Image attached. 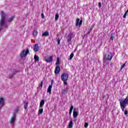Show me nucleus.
<instances>
[{"label": "nucleus", "mask_w": 128, "mask_h": 128, "mask_svg": "<svg viewBox=\"0 0 128 128\" xmlns=\"http://www.w3.org/2000/svg\"><path fill=\"white\" fill-rule=\"evenodd\" d=\"M78 116V112H76V111L73 112V118H76Z\"/></svg>", "instance_id": "16"}, {"label": "nucleus", "mask_w": 128, "mask_h": 128, "mask_svg": "<svg viewBox=\"0 0 128 128\" xmlns=\"http://www.w3.org/2000/svg\"><path fill=\"white\" fill-rule=\"evenodd\" d=\"M114 36L111 35V36H110V40H114Z\"/></svg>", "instance_id": "31"}, {"label": "nucleus", "mask_w": 128, "mask_h": 128, "mask_svg": "<svg viewBox=\"0 0 128 128\" xmlns=\"http://www.w3.org/2000/svg\"><path fill=\"white\" fill-rule=\"evenodd\" d=\"M34 50L35 52H38V50H40V46H38V44H34Z\"/></svg>", "instance_id": "11"}, {"label": "nucleus", "mask_w": 128, "mask_h": 128, "mask_svg": "<svg viewBox=\"0 0 128 128\" xmlns=\"http://www.w3.org/2000/svg\"><path fill=\"white\" fill-rule=\"evenodd\" d=\"M58 14H56L55 16V20H58Z\"/></svg>", "instance_id": "26"}, {"label": "nucleus", "mask_w": 128, "mask_h": 128, "mask_svg": "<svg viewBox=\"0 0 128 128\" xmlns=\"http://www.w3.org/2000/svg\"><path fill=\"white\" fill-rule=\"evenodd\" d=\"M30 54V50H28V48H27L26 50H24L22 51L21 52L20 54V58H26L28 54Z\"/></svg>", "instance_id": "4"}, {"label": "nucleus", "mask_w": 128, "mask_h": 128, "mask_svg": "<svg viewBox=\"0 0 128 128\" xmlns=\"http://www.w3.org/2000/svg\"><path fill=\"white\" fill-rule=\"evenodd\" d=\"M92 28H90L89 30L90 32H92Z\"/></svg>", "instance_id": "37"}, {"label": "nucleus", "mask_w": 128, "mask_h": 128, "mask_svg": "<svg viewBox=\"0 0 128 128\" xmlns=\"http://www.w3.org/2000/svg\"><path fill=\"white\" fill-rule=\"evenodd\" d=\"M16 116L14 114L12 116L10 120V124L11 125L14 126V122H16Z\"/></svg>", "instance_id": "7"}, {"label": "nucleus", "mask_w": 128, "mask_h": 128, "mask_svg": "<svg viewBox=\"0 0 128 128\" xmlns=\"http://www.w3.org/2000/svg\"><path fill=\"white\" fill-rule=\"evenodd\" d=\"M56 66H60V58H57L56 62Z\"/></svg>", "instance_id": "20"}, {"label": "nucleus", "mask_w": 128, "mask_h": 128, "mask_svg": "<svg viewBox=\"0 0 128 128\" xmlns=\"http://www.w3.org/2000/svg\"><path fill=\"white\" fill-rule=\"evenodd\" d=\"M126 14L124 13V15L123 16L124 18H126Z\"/></svg>", "instance_id": "33"}, {"label": "nucleus", "mask_w": 128, "mask_h": 128, "mask_svg": "<svg viewBox=\"0 0 128 128\" xmlns=\"http://www.w3.org/2000/svg\"><path fill=\"white\" fill-rule=\"evenodd\" d=\"M52 83L51 85L49 86L47 90V92H49L50 94H52Z\"/></svg>", "instance_id": "15"}, {"label": "nucleus", "mask_w": 128, "mask_h": 128, "mask_svg": "<svg viewBox=\"0 0 128 128\" xmlns=\"http://www.w3.org/2000/svg\"><path fill=\"white\" fill-rule=\"evenodd\" d=\"M74 53H72L70 54V57L69 58V60H72V58H74Z\"/></svg>", "instance_id": "25"}, {"label": "nucleus", "mask_w": 128, "mask_h": 128, "mask_svg": "<svg viewBox=\"0 0 128 128\" xmlns=\"http://www.w3.org/2000/svg\"><path fill=\"white\" fill-rule=\"evenodd\" d=\"M53 58L54 56H51L48 57L46 56L44 58L45 62H52Z\"/></svg>", "instance_id": "6"}, {"label": "nucleus", "mask_w": 128, "mask_h": 128, "mask_svg": "<svg viewBox=\"0 0 128 128\" xmlns=\"http://www.w3.org/2000/svg\"><path fill=\"white\" fill-rule=\"evenodd\" d=\"M60 72V66H56L54 70L55 74H58Z\"/></svg>", "instance_id": "8"}, {"label": "nucleus", "mask_w": 128, "mask_h": 128, "mask_svg": "<svg viewBox=\"0 0 128 128\" xmlns=\"http://www.w3.org/2000/svg\"><path fill=\"white\" fill-rule=\"evenodd\" d=\"M112 55L111 54H106L104 55V60H112Z\"/></svg>", "instance_id": "5"}, {"label": "nucleus", "mask_w": 128, "mask_h": 128, "mask_svg": "<svg viewBox=\"0 0 128 128\" xmlns=\"http://www.w3.org/2000/svg\"><path fill=\"white\" fill-rule=\"evenodd\" d=\"M68 74L64 72L61 74V80L64 82L65 86H68Z\"/></svg>", "instance_id": "3"}, {"label": "nucleus", "mask_w": 128, "mask_h": 128, "mask_svg": "<svg viewBox=\"0 0 128 128\" xmlns=\"http://www.w3.org/2000/svg\"><path fill=\"white\" fill-rule=\"evenodd\" d=\"M41 16L42 18H44V13H42Z\"/></svg>", "instance_id": "32"}, {"label": "nucleus", "mask_w": 128, "mask_h": 128, "mask_svg": "<svg viewBox=\"0 0 128 128\" xmlns=\"http://www.w3.org/2000/svg\"><path fill=\"white\" fill-rule=\"evenodd\" d=\"M58 44H60V38L58 40Z\"/></svg>", "instance_id": "35"}, {"label": "nucleus", "mask_w": 128, "mask_h": 128, "mask_svg": "<svg viewBox=\"0 0 128 128\" xmlns=\"http://www.w3.org/2000/svg\"><path fill=\"white\" fill-rule=\"evenodd\" d=\"M120 108L122 112H124V114L125 116H128V110H125L124 109L126 107V106L128 105V96L124 98V100L120 102Z\"/></svg>", "instance_id": "1"}, {"label": "nucleus", "mask_w": 128, "mask_h": 128, "mask_svg": "<svg viewBox=\"0 0 128 128\" xmlns=\"http://www.w3.org/2000/svg\"><path fill=\"white\" fill-rule=\"evenodd\" d=\"M128 10L125 12V14H128Z\"/></svg>", "instance_id": "39"}, {"label": "nucleus", "mask_w": 128, "mask_h": 128, "mask_svg": "<svg viewBox=\"0 0 128 128\" xmlns=\"http://www.w3.org/2000/svg\"><path fill=\"white\" fill-rule=\"evenodd\" d=\"M90 34V31H89L87 32V34Z\"/></svg>", "instance_id": "38"}, {"label": "nucleus", "mask_w": 128, "mask_h": 128, "mask_svg": "<svg viewBox=\"0 0 128 128\" xmlns=\"http://www.w3.org/2000/svg\"><path fill=\"white\" fill-rule=\"evenodd\" d=\"M72 110H74V106H71L70 110H69V114H72Z\"/></svg>", "instance_id": "22"}, {"label": "nucleus", "mask_w": 128, "mask_h": 128, "mask_svg": "<svg viewBox=\"0 0 128 128\" xmlns=\"http://www.w3.org/2000/svg\"><path fill=\"white\" fill-rule=\"evenodd\" d=\"M84 128H88V123L86 122V123L84 124Z\"/></svg>", "instance_id": "29"}, {"label": "nucleus", "mask_w": 128, "mask_h": 128, "mask_svg": "<svg viewBox=\"0 0 128 128\" xmlns=\"http://www.w3.org/2000/svg\"><path fill=\"white\" fill-rule=\"evenodd\" d=\"M17 112H18V108H17Z\"/></svg>", "instance_id": "41"}, {"label": "nucleus", "mask_w": 128, "mask_h": 128, "mask_svg": "<svg viewBox=\"0 0 128 128\" xmlns=\"http://www.w3.org/2000/svg\"><path fill=\"white\" fill-rule=\"evenodd\" d=\"M28 101H24V110H28Z\"/></svg>", "instance_id": "13"}, {"label": "nucleus", "mask_w": 128, "mask_h": 128, "mask_svg": "<svg viewBox=\"0 0 128 128\" xmlns=\"http://www.w3.org/2000/svg\"><path fill=\"white\" fill-rule=\"evenodd\" d=\"M73 34H74V33H70L68 34V38L67 40L68 42H72V38Z\"/></svg>", "instance_id": "10"}, {"label": "nucleus", "mask_w": 128, "mask_h": 128, "mask_svg": "<svg viewBox=\"0 0 128 128\" xmlns=\"http://www.w3.org/2000/svg\"><path fill=\"white\" fill-rule=\"evenodd\" d=\"M44 106V100H42L40 102V108H42Z\"/></svg>", "instance_id": "18"}, {"label": "nucleus", "mask_w": 128, "mask_h": 128, "mask_svg": "<svg viewBox=\"0 0 128 128\" xmlns=\"http://www.w3.org/2000/svg\"><path fill=\"white\" fill-rule=\"evenodd\" d=\"M42 112H44V109L43 108H40L38 110V114H42Z\"/></svg>", "instance_id": "23"}, {"label": "nucleus", "mask_w": 128, "mask_h": 128, "mask_svg": "<svg viewBox=\"0 0 128 128\" xmlns=\"http://www.w3.org/2000/svg\"><path fill=\"white\" fill-rule=\"evenodd\" d=\"M72 121H70L68 124V128H72Z\"/></svg>", "instance_id": "24"}, {"label": "nucleus", "mask_w": 128, "mask_h": 128, "mask_svg": "<svg viewBox=\"0 0 128 128\" xmlns=\"http://www.w3.org/2000/svg\"><path fill=\"white\" fill-rule=\"evenodd\" d=\"M14 16H12L10 18L8 22H12V20H14Z\"/></svg>", "instance_id": "30"}, {"label": "nucleus", "mask_w": 128, "mask_h": 128, "mask_svg": "<svg viewBox=\"0 0 128 128\" xmlns=\"http://www.w3.org/2000/svg\"><path fill=\"white\" fill-rule=\"evenodd\" d=\"M68 88H66L62 90L61 94H66L68 92Z\"/></svg>", "instance_id": "14"}, {"label": "nucleus", "mask_w": 128, "mask_h": 128, "mask_svg": "<svg viewBox=\"0 0 128 128\" xmlns=\"http://www.w3.org/2000/svg\"><path fill=\"white\" fill-rule=\"evenodd\" d=\"M44 84V82L42 81L40 82V84H39V86H40V88H42V85Z\"/></svg>", "instance_id": "27"}, {"label": "nucleus", "mask_w": 128, "mask_h": 128, "mask_svg": "<svg viewBox=\"0 0 128 128\" xmlns=\"http://www.w3.org/2000/svg\"><path fill=\"white\" fill-rule=\"evenodd\" d=\"M124 66H126V64H124L121 66L120 70H122L124 68Z\"/></svg>", "instance_id": "28"}, {"label": "nucleus", "mask_w": 128, "mask_h": 128, "mask_svg": "<svg viewBox=\"0 0 128 128\" xmlns=\"http://www.w3.org/2000/svg\"><path fill=\"white\" fill-rule=\"evenodd\" d=\"M48 34H50V33L46 31L42 34V36H48Z\"/></svg>", "instance_id": "19"}, {"label": "nucleus", "mask_w": 128, "mask_h": 128, "mask_svg": "<svg viewBox=\"0 0 128 128\" xmlns=\"http://www.w3.org/2000/svg\"><path fill=\"white\" fill-rule=\"evenodd\" d=\"M34 60H36V62H38L40 60V58H38V56L35 55L34 56Z\"/></svg>", "instance_id": "21"}, {"label": "nucleus", "mask_w": 128, "mask_h": 128, "mask_svg": "<svg viewBox=\"0 0 128 128\" xmlns=\"http://www.w3.org/2000/svg\"><path fill=\"white\" fill-rule=\"evenodd\" d=\"M1 16V20H0V24L1 28H8V24H6V15L4 12V11H2L0 12Z\"/></svg>", "instance_id": "2"}, {"label": "nucleus", "mask_w": 128, "mask_h": 128, "mask_svg": "<svg viewBox=\"0 0 128 128\" xmlns=\"http://www.w3.org/2000/svg\"><path fill=\"white\" fill-rule=\"evenodd\" d=\"M16 70L12 71L9 75V78H14V75H16Z\"/></svg>", "instance_id": "12"}, {"label": "nucleus", "mask_w": 128, "mask_h": 128, "mask_svg": "<svg viewBox=\"0 0 128 128\" xmlns=\"http://www.w3.org/2000/svg\"><path fill=\"white\" fill-rule=\"evenodd\" d=\"M98 6L99 8H102V3L100 2L98 3Z\"/></svg>", "instance_id": "34"}, {"label": "nucleus", "mask_w": 128, "mask_h": 128, "mask_svg": "<svg viewBox=\"0 0 128 128\" xmlns=\"http://www.w3.org/2000/svg\"><path fill=\"white\" fill-rule=\"evenodd\" d=\"M82 20H80V18H78L76 20V26H82Z\"/></svg>", "instance_id": "9"}, {"label": "nucleus", "mask_w": 128, "mask_h": 128, "mask_svg": "<svg viewBox=\"0 0 128 128\" xmlns=\"http://www.w3.org/2000/svg\"><path fill=\"white\" fill-rule=\"evenodd\" d=\"M2 30V28H0V32Z\"/></svg>", "instance_id": "40"}, {"label": "nucleus", "mask_w": 128, "mask_h": 128, "mask_svg": "<svg viewBox=\"0 0 128 128\" xmlns=\"http://www.w3.org/2000/svg\"><path fill=\"white\" fill-rule=\"evenodd\" d=\"M38 32L36 30H33V36L34 38H36V36H38Z\"/></svg>", "instance_id": "17"}, {"label": "nucleus", "mask_w": 128, "mask_h": 128, "mask_svg": "<svg viewBox=\"0 0 128 128\" xmlns=\"http://www.w3.org/2000/svg\"><path fill=\"white\" fill-rule=\"evenodd\" d=\"M94 28V24H93L91 27L92 28Z\"/></svg>", "instance_id": "36"}]
</instances>
